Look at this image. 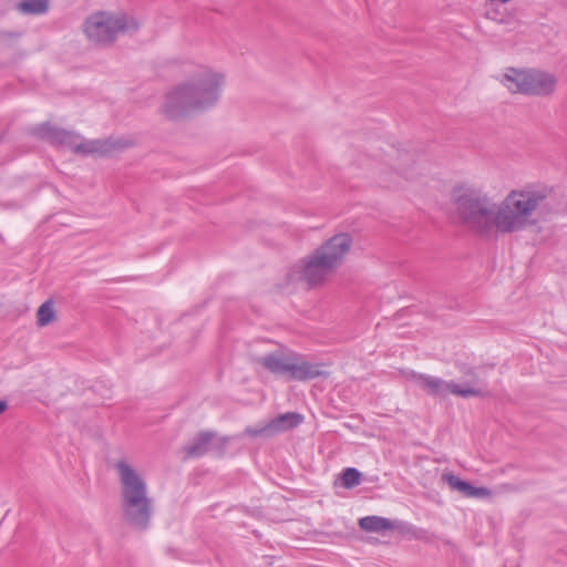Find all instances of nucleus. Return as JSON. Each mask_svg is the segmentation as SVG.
Masks as SVG:
<instances>
[{"label": "nucleus", "mask_w": 567, "mask_h": 567, "mask_svg": "<svg viewBox=\"0 0 567 567\" xmlns=\"http://www.w3.org/2000/svg\"><path fill=\"white\" fill-rule=\"evenodd\" d=\"M548 187L527 186L511 190L496 204L482 188L473 185H456L452 202L462 221L481 236L513 234L535 225L550 212Z\"/></svg>", "instance_id": "obj_1"}, {"label": "nucleus", "mask_w": 567, "mask_h": 567, "mask_svg": "<svg viewBox=\"0 0 567 567\" xmlns=\"http://www.w3.org/2000/svg\"><path fill=\"white\" fill-rule=\"evenodd\" d=\"M223 85L221 73L204 70L167 93L163 113L176 120L194 111H204L217 103Z\"/></svg>", "instance_id": "obj_2"}, {"label": "nucleus", "mask_w": 567, "mask_h": 567, "mask_svg": "<svg viewBox=\"0 0 567 567\" xmlns=\"http://www.w3.org/2000/svg\"><path fill=\"white\" fill-rule=\"evenodd\" d=\"M121 492L120 503L123 519L137 530L148 528L153 514V499L148 496L147 483L125 460L115 463Z\"/></svg>", "instance_id": "obj_3"}, {"label": "nucleus", "mask_w": 567, "mask_h": 567, "mask_svg": "<svg viewBox=\"0 0 567 567\" xmlns=\"http://www.w3.org/2000/svg\"><path fill=\"white\" fill-rule=\"evenodd\" d=\"M352 238L349 234H337L315 252L301 260V264L291 268V279L305 282L309 288L322 285L326 279L338 268L349 252Z\"/></svg>", "instance_id": "obj_4"}, {"label": "nucleus", "mask_w": 567, "mask_h": 567, "mask_svg": "<svg viewBox=\"0 0 567 567\" xmlns=\"http://www.w3.org/2000/svg\"><path fill=\"white\" fill-rule=\"evenodd\" d=\"M32 134L54 146L70 148L74 153L83 155H109L115 150L127 146L125 142L112 138L82 141L78 133L52 125L49 122L34 126Z\"/></svg>", "instance_id": "obj_5"}, {"label": "nucleus", "mask_w": 567, "mask_h": 567, "mask_svg": "<svg viewBox=\"0 0 567 567\" xmlns=\"http://www.w3.org/2000/svg\"><path fill=\"white\" fill-rule=\"evenodd\" d=\"M268 372L287 381H306L321 375L320 364L311 363L293 351H275L257 359Z\"/></svg>", "instance_id": "obj_6"}, {"label": "nucleus", "mask_w": 567, "mask_h": 567, "mask_svg": "<svg viewBox=\"0 0 567 567\" xmlns=\"http://www.w3.org/2000/svg\"><path fill=\"white\" fill-rule=\"evenodd\" d=\"M138 28V21L126 13L112 14L100 11L84 22L86 37L103 45L111 44L120 34L136 32Z\"/></svg>", "instance_id": "obj_7"}, {"label": "nucleus", "mask_w": 567, "mask_h": 567, "mask_svg": "<svg viewBox=\"0 0 567 567\" xmlns=\"http://www.w3.org/2000/svg\"><path fill=\"white\" fill-rule=\"evenodd\" d=\"M502 82L512 93L526 95L546 96L551 94L556 87L555 76L538 70L512 68L504 74Z\"/></svg>", "instance_id": "obj_8"}, {"label": "nucleus", "mask_w": 567, "mask_h": 567, "mask_svg": "<svg viewBox=\"0 0 567 567\" xmlns=\"http://www.w3.org/2000/svg\"><path fill=\"white\" fill-rule=\"evenodd\" d=\"M409 381L414 382L422 391L431 396L445 398L449 393L461 396H483L484 393L480 389L468 385H460L453 381H445L437 377H432L415 371H409L405 374Z\"/></svg>", "instance_id": "obj_9"}, {"label": "nucleus", "mask_w": 567, "mask_h": 567, "mask_svg": "<svg viewBox=\"0 0 567 567\" xmlns=\"http://www.w3.org/2000/svg\"><path fill=\"white\" fill-rule=\"evenodd\" d=\"M228 442L229 437L227 436H218L213 431H202L184 447V451L187 457L192 458L200 457L210 451L221 455L225 453Z\"/></svg>", "instance_id": "obj_10"}, {"label": "nucleus", "mask_w": 567, "mask_h": 567, "mask_svg": "<svg viewBox=\"0 0 567 567\" xmlns=\"http://www.w3.org/2000/svg\"><path fill=\"white\" fill-rule=\"evenodd\" d=\"M443 480L452 489L460 491L466 497H477L487 494V489L485 487H475L470 482L461 480L453 473L443 474Z\"/></svg>", "instance_id": "obj_11"}, {"label": "nucleus", "mask_w": 567, "mask_h": 567, "mask_svg": "<svg viewBox=\"0 0 567 567\" xmlns=\"http://www.w3.org/2000/svg\"><path fill=\"white\" fill-rule=\"evenodd\" d=\"M303 422V415L298 412H287L272 419L268 427L276 432L288 431Z\"/></svg>", "instance_id": "obj_12"}, {"label": "nucleus", "mask_w": 567, "mask_h": 567, "mask_svg": "<svg viewBox=\"0 0 567 567\" xmlns=\"http://www.w3.org/2000/svg\"><path fill=\"white\" fill-rule=\"evenodd\" d=\"M359 527L369 533H381L384 530H392L395 528L392 520L381 516H364L359 519Z\"/></svg>", "instance_id": "obj_13"}, {"label": "nucleus", "mask_w": 567, "mask_h": 567, "mask_svg": "<svg viewBox=\"0 0 567 567\" xmlns=\"http://www.w3.org/2000/svg\"><path fill=\"white\" fill-rule=\"evenodd\" d=\"M17 11L25 16H41L49 10V0H22L14 4Z\"/></svg>", "instance_id": "obj_14"}, {"label": "nucleus", "mask_w": 567, "mask_h": 567, "mask_svg": "<svg viewBox=\"0 0 567 567\" xmlns=\"http://www.w3.org/2000/svg\"><path fill=\"white\" fill-rule=\"evenodd\" d=\"M55 312L52 300L43 302L37 312V323L39 327L48 326L54 319Z\"/></svg>", "instance_id": "obj_15"}, {"label": "nucleus", "mask_w": 567, "mask_h": 567, "mask_svg": "<svg viewBox=\"0 0 567 567\" xmlns=\"http://www.w3.org/2000/svg\"><path fill=\"white\" fill-rule=\"evenodd\" d=\"M361 472L354 467H347L342 472V484L347 488H352L360 484L361 482Z\"/></svg>", "instance_id": "obj_16"}, {"label": "nucleus", "mask_w": 567, "mask_h": 567, "mask_svg": "<svg viewBox=\"0 0 567 567\" xmlns=\"http://www.w3.org/2000/svg\"><path fill=\"white\" fill-rule=\"evenodd\" d=\"M406 533L409 534V536L411 538L416 539V540H423V542L431 540L430 533L424 528L410 526V527H408Z\"/></svg>", "instance_id": "obj_17"}, {"label": "nucleus", "mask_w": 567, "mask_h": 567, "mask_svg": "<svg viewBox=\"0 0 567 567\" xmlns=\"http://www.w3.org/2000/svg\"><path fill=\"white\" fill-rule=\"evenodd\" d=\"M269 430H271V429L268 427V425L262 427V429H250V427H247L246 429V433L251 435V436H258V435H260L264 432L269 431Z\"/></svg>", "instance_id": "obj_18"}, {"label": "nucleus", "mask_w": 567, "mask_h": 567, "mask_svg": "<svg viewBox=\"0 0 567 567\" xmlns=\"http://www.w3.org/2000/svg\"><path fill=\"white\" fill-rule=\"evenodd\" d=\"M21 37V32H0V39H18Z\"/></svg>", "instance_id": "obj_19"}, {"label": "nucleus", "mask_w": 567, "mask_h": 567, "mask_svg": "<svg viewBox=\"0 0 567 567\" xmlns=\"http://www.w3.org/2000/svg\"><path fill=\"white\" fill-rule=\"evenodd\" d=\"M8 410V402L6 400H0V415Z\"/></svg>", "instance_id": "obj_20"}, {"label": "nucleus", "mask_w": 567, "mask_h": 567, "mask_svg": "<svg viewBox=\"0 0 567 567\" xmlns=\"http://www.w3.org/2000/svg\"><path fill=\"white\" fill-rule=\"evenodd\" d=\"M401 173L404 175V177H405V178H410V177H411V176L408 174V172H406V171H402Z\"/></svg>", "instance_id": "obj_21"}]
</instances>
